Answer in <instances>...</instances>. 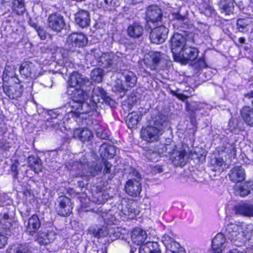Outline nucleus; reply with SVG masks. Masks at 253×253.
<instances>
[{
	"label": "nucleus",
	"mask_w": 253,
	"mask_h": 253,
	"mask_svg": "<svg viewBox=\"0 0 253 253\" xmlns=\"http://www.w3.org/2000/svg\"><path fill=\"white\" fill-rule=\"evenodd\" d=\"M168 122L161 116L156 117L150 121L148 126L141 131L142 138L149 142L158 141L164 132Z\"/></svg>",
	"instance_id": "f257e3e1"
},
{
	"label": "nucleus",
	"mask_w": 253,
	"mask_h": 253,
	"mask_svg": "<svg viewBox=\"0 0 253 253\" xmlns=\"http://www.w3.org/2000/svg\"><path fill=\"white\" fill-rule=\"evenodd\" d=\"M98 99L94 98L93 101L91 98L80 102L71 101L66 105V112L73 117H78L82 114L89 113L96 108Z\"/></svg>",
	"instance_id": "f03ea898"
},
{
	"label": "nucleus",
	"mask_w": 253,
	"mask_h": 253,
	"mask_svg": "<svg viewBox=\"0 0 253 253\" xmlns=\"http://www.w3.org/2000/svg\"><path fill=\"white\" fill-rule=\"evenodd\" d=\"M253 227L248 225L244 230L243 226L232 223L227 224L225 230V236L231 241L240 240L243 238H249L253 235Z\"/></svg>",
	"instance_id": "7ed1b4c3"
},
{
	"label": "nucleus",
	"mask_w": 253,
	"mask_h": 253,
	"mask_svg": "<svg viewBox=\"0 0 253 253\" xmlns=\"http://www.w3.org/2000/svg\"><path fill=\"white\" fill-rule=\"evenodd\" d=\"M87 43V38L82 33H74L68 36L65 48L60 49L63 58H67L76 47H83Z\"/></svg>",
	"instance_id": "20e7f679"
},
{
	"label": "nucleus",
	"mask_w": 253,
	"mask_h": 253,
	"mask_svg": "<svg viewBox=\"0 0 253 253\" xmlns=\"http://www.w3.org/2000/svg\"><path fill=\"white\" fill-rule=\"evenodd\" d=\"M122 55L120 53H104L98 58V62L101 63V65L107 70V72L117 71L121 67L123 62Z\"/></svg>",
	"instance_id": "39448f33"
},
{
	"label": "nucleus",
	"mask_w": 253,
	"mask_h": 253,
	"mask_svg": "<svg viewBox=\"0 0 253 253\" xmlns=\"http://www.w3.org/2000/svg\"><path fill=\"white\" fill-rule=\"evenodd\" d=\"M86 163V160L83 158V161H80V163L77 162L76 165L73 166V170H76L75 167L76 166L79 168L80 171L78 173L77 176H83L86 175L94 176L102 171V167L100 165V162L99 163L92 162L87 165Z\"/></svg>",
	"instance_id": "423d86ee"
},
{
	"label": "nucleus",
	"mask_w": 253,
	"mask_h": 253,
	"mask_svg": "<svg viewBox=\"0 0 253 253\" xmlns=\"http://www.w3.org/2000/svg\"><path fill=\"white\" fill-rule=\"evenodd\" d=\"M163 17V12L157 5H151L147 7L145 12V19L149 28L152 26H158Z\"/></svg>",
	"instance_id": "0eeeda50"
},
{
	"label": "nucleus",
	"mask_w": 253,
	"mask_h": 253,
	"mask_svg": "<svg viewBox=\"0 0 253 253\" xmlns=\"http://www.w3.org/2000/svg\"><path fill=\"white\" fill-rule=\"evenodd\" d=\"M132 174L136 177V179L132 178L128 180L125 186V189L130 196L136 197L140 194L142 189L141 184L139 181L141 176L140 174L134 170L132 171Z\"/></svg>",
	"instance_id": "6e6552de"
},
{
	"label": "nucleus",
	"mask_w": 253,
	"mask_h": 253,
	"mask_svg": "<svg viewBox=\"0 0 253 253\" xmlns=\"http://www.w3.org/2000/svg\"><path fill=\"white\" fill-rule=\"evenodd\" d=\"M55 209L57 213L61 216L69 215L73 209L71 200L66 196H59L56 200Z\"/></svg>",
	"instance_id": "1a4fd4ad"
},
{
	"label": "nucleus",
	"mask_w": 253,
	"mask_h": 253,
	"mask_svg": "<svg viewBox=\"0 0 253 253\" xmlns=\"http://www.w3.org/2000/svg\"><path fill=\"white\" fill-rule=\"evenodd\" d=\"M150 29L151 30L150 39L152 42L160 44L165 41L167 38L169 30L165 26H152V28Z\"/></svg>",
	"instance_id": "9d476101"
},
{
	"label": "nucleus",
	"mask_w": 253,
	"mask_h": 253,
	"mask_svg": "<svg viewBox=\"0 0 253 253\" xmlns=\"http://www.w3.org/2000/svg\"><path fill=\"white\" fill-rule=\"evenodd\" d=\"M171 50L174 59L186 46L185 37L181 34L175 33L171 38Z\"/></svg>",
	"instance_id": "9b49d317"
},
{
	"label": "nucleus",
	"mask_w": 253,
	"mask_h": 253,
	"mask_svg": "<svg viewBox=\"0 0 253 253\" xmlns=\"http://www.w3.org/2000/svg\"><path fill=\"white\" fill-rule=\"evenodd\" d=\"M65 22L63 16L59 13L50 15L47 19V26L51 30L60 32L65 27Z\"/></svg>",
	"instance_id": "f8f14e48"
},
{
	"label": "nucleus",
	"mask_w": 253,
	"mask_h": 253,
	"mask_svg": "<svg viewBox=\"0 0 253 253\" xmlns=\"http://www.w3.org/2000/svg\"><path fill=\"white\" fill-rule=\"evenodd\" d=\"M198 54L199 51L197 48L189 45L185 46L174 59L177 61H192L197 59Z\"/></svg>",
	"instance_id": "ddd939ff"
},
{
	"label": "nucleus",
	"mask_w": 253,
	"mask_h": 253,
	"mask_svg": "<svg viewBox=\"0 0 253 253\" xmlns=\"http://www.w3.org/2000/svg\"><path fill=\"white\" fill-rule=\"evenodd\" d=\"M68 89L71 90L77 87H84V85L89 84V80L86 78H84L78 72H74L72 73L68 80Z\"/></svg>",
	"instance_id": "4468645a"
},
{
	"label": "nucleus",
	"mask_w": 253,
	"mask_h": 253,
	"mask_svg": "<svg viewBox=\"0 0 253 253\" xmlns=\"http://www.w3.org/2000/svg\"><path fill=\"white\" fill-rule=\"evenodd\" d=\"M161 58L160 52L151 51L145 55L144 63L151 70H157Z\"/></svg>",
	"instance_id": "2eb2a0df"
},
{
	"label": "nucleus",
	"mask_w": 253,
	"mask_h": 253,
	"mask_svg": "<svg viewBox=\"0 0 253 253\" xmlns=\"http://www.w3.org/2000/svg\"><path fill=\"white\" fill-rule=\"evenodd\" d=\"M19 72L21 75L32 78H36L39 75L35 65L29 61H25L22 63L19 68Z\"/></svg>",
	"instance_id": "dca6fc26"
},
{
	"label": "nucleus",
	"mask_w": 253,
	"mask_h": 253,
	"mask_svg": "<svg viewBox=\"0 0 253 253\" xmlns=\"http://www.w3.org/2000/svg\"><path fill=\"white\" fill-rule=\"evenodd\" d=\"M163 242L167 250L171 253H181L182 249L178 243L168 234H165L162 237Z\"/></svg>",
	"instance_id": "f3484780"
},
{
	"label": "nucleus",
	"mask_w": 253,
	"mask_h": 253,
	"mask_svg": "<svg viewBox=\"0 0 253 253\" xmlns=\"http://www.w3.org/2000/svg\"><path fill=\"white\" fill-rule=\"evenodd\" d=\"M190 156L191 154L185 150H182L173 153L171 159L174 165L181 167L185 164Z\"/></svg>",
	"instance_id": "a211bd4d"
},
{
	"label": "nucleus",
	"mask_w": 253,
	"mask_h": 253,
	"mask_svg": "<svg viewBox=\"0 0 253 253\" xmlns=\"http://www.w3.org/2000/svg\"><path fill=\"white\" fill-rule=\"evenodd\" d=\"M56 233L52 230L47 232H40L37 237V241L41 245H46L55 240L56 238Z\"/></svg>",
	"instance_id": "6ab92c4d"
},
{
	"label": "nucleus",
	"mask_w": 253,
	"mask_h": 253,
	"mask_svg": "<svg viewBox=\"0 0 253 253\" xmlns=\"http://www.w3.org/2000/svg\"><path fill=\"white\" fill-rule=\"evenodd\" d=\"M3 90L6 94L12 99H16L20 97L22 92V87L19 84H15L10 86H4Z\"/></svg>",
	"instance_id": "aec40b11"
},
{
	"label": "nucleus",
	"mask_w": 253,
	"mask_h": 253,
	"mask_svg": "<svg viewBox=\"0 0 253 253\" xmlns=\"http://www.w3.org/2000/svg\"><path fill=\"white\" fill-rule=\"evenodd\" d=\"M222 233H218L212 241V249L215 253H221L225 248L226 239Z\"/></svg>",
	"instance_id": "412c9836"
},
{
	"label": "nucleus",
	"mask_w": 253,
	"mask_h": 253,
	"mask_svg": "<svg viewBox=\"0 0 253 253\" xmlns=\"http://www.w3.org/2000/svg\"><path fill=\"white\" fill-rule=\"evenodd\" d=\"M75 21L76 23L82 28L87 27L90 21L88 11L84 10L78 11L76 14Z\"/></svg>",
	"instance_id": "4be33fe9"
},
{
	"label": "nucleus",
	"mask_w": 253,
	"mask_h": 253,
	"mask_svg": "<svg viewBox=\"0 0 253 253\" xmlns=\"http://www.w3.org/2000/svg\"><path fill=\"white\" fill-rule=\"evenodd\" d=\"M222 13L226 15L233 14L235 10L234 0H220L218 3Z\"/></svg>",
	"instance_id": "5701e85b"
},
{
	"label": "nucleus",
	"mask_w": 253,
	"mask_h": 253,
	"mask_svg": "<svg viewBox=\"0 0 253 253\" xmlns=\"http://www.w3.org/2000/svg\"><path fill=\"white\" fill-rule=\"evenodd\" d=\"M72 92L71 95L73 98L72 101L76 102H83L88 99V93L84 91V87H77L71 90L68 89V92Z\"/></svg>",
	"instance_id": "b1692460"
},
{
	"label": "nucleus",
	"mask_w": 253,
	"mask_h": 253,
	"mask_svg": "<svg viewBox=\"0 0 253 253\" xmlns=\"http://www.w3.org/2000/svg\"><path fill=\"white\" fill-rule=\"evenodd\" d=\"M147 237L146 232L139 228H135L131 232V239L137 245L144 244Z\"/></svg>",
	"instance_id": "393cba45"
},
{
	"label": "nucleus",
	"mask_w": 253,
	"mask_h": 253,
	"mask_svg": "<svg viewBox=\"0 0 253 253\" xmlns=\"http://www.w3.org/2000/svg\"><path fill=\"white\" fill-rule=\"evenodd\" d=\"M41 226V222L37 215H32L28 220L26 225V232L33 235Z\"/></svg>",
	"instance_id": "a878e982"
},
{
	"label": "nucleus",
	"mask_w": 253,
	"mask_h": 253,
	"mask_svg": "<svg viewBox=\"0 0 253 253\" xmlns=\"http://www.w3.org/2000/svg\"><path fill=\"white\" fill-rule=\"evenodd\" d=\"M230 180L239 182L245 179V170L241 167H235L230 170L229 174Z\"/></svg>",
	"instance_id": "bb28decb"
},
{
	"label": "nucleus",
	"mask_w": 253,
	"mask_h": 253,
	"mask_svg": "<svg viewBox=\"0 0 253 253\" xmlns=\"http://www.w3.org/2000/svg\"><path fill=\"white\" fill-rule=\"evenodd\" d=\"M143 26L140 23L137 22H134L129 25L127 30L128 36L134 39L141 37L143 34Z\"/></svg>",
	"instance_id": "cd10ccee"
},
{
	"label": "nucleus",
	"mask_w": 253,
	"mask_h": 253,
	"mask_svg": "<svg viewBox=\"0 0 253 253\" xmlns=\"http://www.w3.org/2000/svg\"><path fill=\"white\" fill-rule=\"evenodd\" d=\"M139 253H161V251L157 242H147L141 246Z\"/></svg>",
	"instance_id": "c85d7f7f"
},
{
	"label": "nucleus",
	"mask_w": 253,
	"mask_h": 253,
	"mask_svg": "<svg viewBox=\"0 0 253 253\" xmlns=\"http://www.w3.org/2000/svg\"><path fill=\"white\" fill-rule=\"evenodd\" d=\"M241 116L248 125L253 126V108L245 106L240 110Z\"/></svg>",
	"instance_id": "c756f323"
},
{
	"label": "nucleus",
	"mask_w": 253,
	"mask_h": 253,
	"mask_svg": "<svg viewBox=\"0 0 253 253\" xmlns=\"http://www.w3.org/2000/svg\"><path fill=\"white\" fill-rule=\"evenodd\" d=\"M74 136L84 142L89 141L92 137V134L91 131L87 128H77L74 130Z\"/></svg>",
	"instance_id": "7c9ffc66"
},
{
	"label": "nucleus",
	"mask_w": 253,
	"mask_h": 253,
	"mask_svg": "<svg viewBox=\"0 0 253 253\" xmlns=\"http://www.w3.org/2000/svg\"><path fill=\"white\" fill-rule=\"evenodd\" d=\"M141 117L142 115L139 112H132L129 113L127 115L126 121L127 126L129 128H134L136 126L139 119H141Z\"/></svg>",
	"instance_id": "2f4dec72"
},
{
	"label": "nucleus",
	"mask_w": 253,
	"mask_h": 253,
	"mask_svg": "<svg viewBox=\"0 0 253 253\" xmlns=\"http://www.w3.org/2000/svg\"><path fill=\"white\" fill-rule=\"evenodd\" d=\"M237 213L247 216H253V205L244 204L236 208Z\"/></svg>",
	"instance_id": "473e14b6"
},
{
	"label": "nucleus",
	"mask_w": 253,
	"mask_h": 253,
	"mask_svg": "<svg viewBox=\"0 0 253 253\" xmlns=\"http://www.w3.org/2000/svg\"><path fill=\"white\" fill-rule=\"evenodd\" d=\"M28 162L29 166L36 173L42 171V166L41 159L37 156H31L29 157Z\"/></svg>",
	"instance_id": "72a5a7b5"
},
{
	"label": "nucleus",
	"mask_w": 253,
	"mask_h": 253,
	"mask_svg": "<svg viewBox=\"0 0 253 253\" xmlns=\"http://www.w3.org/2000/svg\"><path fill=\"white\" fill-rule=\"evenodd\" d=\"M11 226V223L9 220V215L7 213L0 214V227L3 230H5L6 235H10L8 232Z\"/></svg>",
	"instance_id": "f704fd0d"
},
{
	"label": "nucleus",
	"mask_w": 253,
	"mask_h": 253,
	"mask_svg": "<svg viewBox=\"0 0 253 253\" xmlns=\"http://www.w3.org/2000/svg\"><path fill=\"white\" fill-rule=\"evenodd\" d=\"M125 85L126 87L128 88L133 87L136 84L137 78L135 75L132 72H128L125 75Z\"/></svg>",
	"instance_id": "c9c22d12"
},
{
	"label": "nucleus",
	"mask_w": 253,
	"mask_h": 253,
	"mask_svg": "<svg viewBox=\"0 0 253 253\" xmlns=\"http://www.w3.org/2000/svg\"><path fill=\"white\" fill-rule=\"evenodd\" d=\"M237 191V194L241 196H246L248 195L251 191L253 189L252 185L250 182H245L242 185L236 188Z\"/></svg>",
	"instance_id": "e433bc0d"
},
{
	"label": "nucleus",
	"mask_w": 253,
	"mask_h": 253,
	"mask_svg": "<svg viewBox=\"0 0 253 253\" xmlns=\"http://www.w3.org/2000/svg\"><path fill=\"white\" fill-rule=\"evenodd\" d=\"M218 152L221 154L226 153L231 155H235L236 154L235 145L233 143L225 142L223 146L219 148Z\"/></svg>",
	"instance_id": "4c0bfd02"
},
{
	"label": "nucleus",
	"mask_w": 253,
	"mask_h": 253,
	"mask_svg": "<svg viewBox=\"0 0 253 253\" xmlns=\"http://www.w3.org/2000/svg\"><path fill=\"white\" fill-rule=\"evenodd\" d=\"M100 165L102 167V172L104 175H108L110 178L112 175V165L107 160H102Z\"/></svg>",
	"instance_id": "58836bf2"
},
{
	"label": "nucleus",
	"mask_w": 253,
	"mask_h": 253,
	"mask_svg": "<svg viewBox=\"0 0 253 253\" xmlns=\"http://www.w3.org/2000/svg\"><path fill=\"white\" fill-rule=\"evenodd\" d=\"M88 232L89 234H93L95 237L98 238L105 236L108 234L105 229H103L98 227H91L88 229Z\"/></svg>",
	"instance_id": "ea45409f"
},
{
	"label": "nucleus",
	"mask_w": 253,
	"mask_h": 253,
	"mask_svg": "<svg viewBox=\"0 0 253 253\" xmlns=\"http://www.w3.org/2000/svg\"><path fill=\"white\" fill-rule=\"evenodd\" d=\"M106 94L105 91L102 88L97 87L94 88L91 99L93 101L94 100V98L98 99V103L100 102L101 99H102L103 97H105Z\"/></svg>",
	"instance_id": "a19ab883"
},
{
	"label": "nucleus",
	"mask_w": 253,
	"mask_h": 253,
	"mask_svg": "<svg viewBox=\"0 0 253 253\" xmlns=\"http://www.w3.org/2000/svg\"><path fill=\"white\" fill-rule=\"evenodd\" d=\"M102 75L103 71L99 68H96L93 70L90 74L92 80L98 83L101 82Z\"/></svg>",
	"instance_id": "79ce46f5"
},
{
	"label": "nucleus",
	"mask_w": 253,
	"mask_h": 253,
	"mask_svg": "<svg viewBox=\"0 0 253 253\" xmlns=\"http://www.w3.org/2000/svg\"><path fill=\"white\" fill-rule=\"evenodd\" d=\"M13 9L17 14H22L25 11L24 4L22 0H16L13 3Z\"/></svg>",
	"instance_id": "37998d69"
},
{
	"label": "nucleus",
	"mask_w": 253,
	"mask_h": 253,
	"mask_svg": "<svg viewBox=\"0 0 253 253\" xmlns=\"http://www.w3.org/2000/svg\"><path fill=\"white\" fill-rule=\"evenodd\" d=\"M147 159L152 161H158L160 157L159 153L153 149L148 150L145 153Z\"/></svg>",
	"instance_id": "c03bdc74"
},
{
	"label": "nucleus",
	"mask_w": 253,
	"mask_h": 253,
	"mask_svg": "<svg viewBox=\"0 0 253 253\" xmlns=\"http://www.w3.org/2000/svg\"><path fill=\"white\" fill-rule=\"evenodd\" d=\"M214 168L213 170L214 171H222L223 169L222 166L224 164V161L221 158H215L212 161Z\"/></svg>",
	"instance_id": "a18cd8bd"
},
{
	"label": "nucleus",
	"mask_w": 253,
	"mask_h": 253,
	"mask_svg": "<svg viewBox=\"0 0 253 253\" xmlns=\"http://www.w3.org/2000/svg\"><path fill=\"white\" fill-rule=\"evenodd\" d=\"M113 89L115 92H122L127 90V88L126 87L125 84H123L122 81L117 80L115 82Z\"/></svg>",
	"instance_id": "49530a36"
},
{
	"label": "nucleus",
	"mask_w": 253,
	"mask_h": 253,
	"mask_svg": "<svg viewBox=\"0 0 253 253\" xmlns=\"http://www.w3.org/2000/svg\"><path fill=\"white\" fill-rule=\"evenodd\" d=\"M15 253H32L31 248L28 245H20L15 250Z\"/></svg>",
	"instance_id": "de8ad7c7"
},
{
	"label": "nucleus",
	"mask_w": 253,
	"mask_h": 253,
	"mask_svg": "<svg viewBox=\"0 0 253 253\" xmlns=\"http://www.w3.org/2000/svg\"><path fill=\"white\" fill-rule=\"evenodd\" d=\"M107 144H102L99 148V152L102 160H106L105 158H109V154H108Z\"/></svg>",
	"instance_id": "09e8293b"
},
{
	"label": "nucleus",
	"mask_w": 253,
	"mask_h": 253,
	"mask_svg": "<svg viewBox=\"0 0 253 253\" xmlns=\"http://www.w3.org/2000/svg\"><path fill=\"white\" fill-rule=\"evenodd\" d=\"M15 68L14 65H6L4 69L3 76H7L12 78L15 75Z\"/></svg>",
	"instance_id": "8fccbe9b"
},
{
	"label": "nucleus",
	"mask_w": 253,
	"mask_h": 253,
	"mask_svg": "<svg viewBox=\"0 0 253 253\" xmlns=\"http://www.w3.org/2000/svg\"><path fill=\"white\" fill-rule=\"evenodd\" d=\"M248 25V23L245 19H239L237 22V28L240 32H243Z\"/></svg>",
	"instance_id": "3c124183"
},
{
	"label": "nucleus",
	"mask_w": 253,
	"mask_h": 253,
	"mask_svg": "<svg viewBox=\"0 0 253 253\" xmlns=\"http://www.w3.org/2000/svg\"><path fill=\"white\" fill-rule=\"evenodd\" d=\"M239 121L236 118H232L229 122L228 126L231 131H235L236 128H239Z\"/></svg>",
	"instance_id": "603ef678"
},
{
	"label": "nucleus",
	"mask_w": 253,
	"mask_h": 253,
	"mask_svg": "<svg viewBox=\"0 0 253 253\" xmlns=\"http://www.w3.org/2000/svg\"><path fill=\"white\" fill-rule=\"evenodd\" d=\"M195 35L193 34H190L187 36L186 38H185L186 42V46H189V45L193 46V44L195 43Z\"/></svg>",
	"instance_id": "864d4df0"
},
{
	"label": "nucleus",
	"mask_w": 253,
	"mask_h": 253,
	"mask_svg": "<svg viewBox=\"0 0 253 253\" xmlns=\"http://www.w3.org/2000/svg\"><path fill=\"white\" fill-rule=\"evenodd\" d=\"M18 165L19 163L18 162H14L11 166V171L13 172V177L15 179L17 178L18 174V171L17 170Z\"/></svg>",
	"instance_id": "5fc2aeb1"
},
{
	"label": "nucleus",
	"mask_w": 253,
	"mask_h": 253,
	"mask_svg": "<svg viewBox=\"0 0 253 253\" xmlns=\"http://www.w3.org/2000/svg\"><path fill=\"white\" fill-rule=\"evenodd\" d=\"M48 122L49 125L53 127L57 128L59 127V125L61 122V121L60 119L54 118H52L49 120L48 119Z\"/></svg>",
	"instance_id": "6e6d98bb"
},
{
	"label": "nucleus",
	"mask_w": 253,
	"mask_h": 253,
	"mask_svg": "<svg viewBox=\"0 0 253 253\" xmlns=\"http://www.w3.org/2000/svg\"><path fill=\"white\" fill-rule=\"evenodd\" d=\"M150 168L151 172L154 174L162 172L164 170L162 167L159 165L152 166Z\"/></svg>",
	"instance_id": "4d7b16f0"
},
{
	"label": "nucleus",
	"mask_w": 253,
	"mask_h": 253,
	"mask_svg": "<svg viewBox=\"0 0 253 253\" xmlns=\"http://www.w3.org/2000/svg\"><path fill=\"white\" fill-rule=\"evenodd\" d=\"M108 154H109V158H113L116 153V148L113 145L107 144Z\"/></svg>",
	"instance_id": "13d9d810"
},
{
	"label": "nucleus",
	"mask_w": 253,
	"mask_h": 253,
	"mask_svg": "<svg viewBox=\"0 0 253 253\" xmlns=\"http://www.w3.org/2000/svg\"><path fill=\"white\" fill-rule=\"evenodd\" d=\"M7 243V237L2 234H0V248L4 247Z\"/></svg>",
	"instance_id": "bf43d9fd"
},
{
	"label": "nucleus",
	"mask_w": 253,
	"mask_h": 253,
	"mask_svg": "<svg viewBox=\"0 0 253 253\" xmlns=\"http://www.w3.org/2000/svg\"><path fill=\"white\" fill-rule=\"evenodd\" d=\"M98 137L102 139H108L109 138L108 130L107 129H104L102 133L99 131L98 132Z\"/></svg>",
	"instance_id": "052dcab7"
},
{
	"label": "nucleus",
	"mask_w": 253,
	"mask_h": 253,
	"mask_svg": "<svg viewBox=\"0 0 253 253\" xmlns=\"http://www.w3.org/2000/svg\"><path fill=\"white\" fill-rule=\"evenodd\" d=\"M37 32L38 34V35L39 37L41 38L42 40H44L46 38L45 33L44 30L40 27L37 30Z\"/></svg>",
	"instance_id": "680f3d73"
},
{
	"label": "nucleus",
	"mask_w": 253,
	"mask_h": 253,
	"mask_svg": "<svg viewBox=\"0 0 253 253\" xmlns=\"http://www.w3.org/2000/svg\"><path fill=\"white\" fill-rule=\"evenodd\" d=\"M173 18L175 20L182 21L184 20L185 17L180 14L179 13H175L172 14Z\"/></svg>",
	"instance_id": "e2e57ef3"
},
{
	"label": "nucleus",
	"mask_w": 253,
	"mask_h": 253,
	"mask_svg": "<svg viewBox=\"0 0 253 253\" xmlns=\"http://www.w3.org/2000/svg\"><path fill=\"white\" fill-rule=\"evenodd\" d=\"M103 101H105V103L108 104L109 105H111L114 103V101L108 96L107 95V94H105V97H103L101 99Z\"/></svg>",
	"instance_id": "0e129e2a"
},
{
	"label": "nucleus",
	"mask_w": 253,
	"mask_h": 253,
	"mask_svg": "<svg viewBox=\"0 0 253 253\" xmlns=\"http://www.w3.org/2000/svg\"><path fill=\"white\" fill-rule=\"evenodd\" d=\"M172 93L181 100L184 101L187 99V96L182 93H176L174 91H172Z\"/></svg>",
	"instance_id": "69168bd1"
},
{
	"label": "nucleus",
	"mask_w": 253,
	"mask_h": 253,
	"mask_svg": "<svg viewBox=\"0 0 253 253\" xmlns=\"http://www.w3.org/2000/svg\"><path fill=\"white\" fill-rule=\"evenodd\" d=\"M244 96L249 99H252L251 103L253 106V90L250 91V92L245 94Z\"/></svg>",
	"instance_id": "338daca9"
},
{
	"label": "nucleus",
	"mask_w": 253,
	"mask_h": 253,
	"mask_svg": "<svg viewBox=\"0 0 253 253\" xmlns=\"http://www.w3.org/2000/svg\"><path fill=\"white\" fill-rule=\"evenodd\" d=\"M198 64L200 68H204L206 66L205 61L203 59H199L198 61Z\"/></svg>",
	"instance_id": "774afa93"
}]
</instances>
